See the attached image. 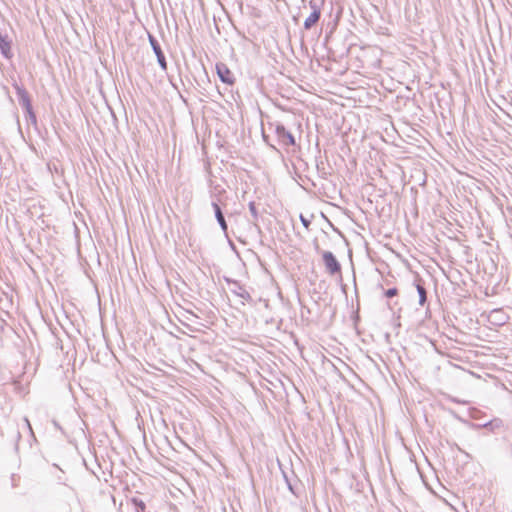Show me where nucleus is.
<instances>
[{
    "instance_id": "1",
    "label": "nucleus",
    "mask_w": 512,
    "mask_h": 512,
    "mask_svg": "<svg viewBox=\"0 0 512 512\" xmlns=\"http://www.w3.org/2000/svg\"><path fill=\"white\" fill-rule=\"evenodd\" d=\"M310 7L312 9L311 14L304 21V28L309 30L312 28L320 19L321 16V3L311 1Z\"/></svg>"
},
{
    "instance_id": "2",
    "label": "nucleus",
    "mask_w": 512,
    "mask_h": 512,
    "mask_svg": "<svg viewBox=\"0 0 512 512\" xmlns=\"http://www.w3.org/2000/svg\"><path fill=\"white\" fill-rule=\"evenodd\" d=\"M322 257L325 267L330 274L334 275L336 273H340L341 266L331 252H324Z\"/></svg>"
},
{
    "instance_id": "3",
    "label": "nucleus",
    "mask_w": 512,
    "mask_h": 512,
    "mask_svg": "<svg viewBox=\"0 0 512 512\" xmlns=\"http://www.w3.org/2000/svg\"><path fill=\"white\" fill-rule=\"evenodd\" d=\"M216 71L221 81L233 85L235 82V77L233 72L228 68V66L224 63L216 64Z\"/></svg>"
},
{
    "instance_id": "4",
    "label": "nucleus",
    "mask_w": 512,
    "mask_h": 512,
    "mask_svg": "<svg viewBox=\"0 0 512 512\" xmlns=\"http://www.w3.org/2000/svg\"><path fill=\"white\" fill-rule=\"evenodd\" d=\"M277 138L283 146H293L295 145V139L293 135L287 131L283 126H277L276 128Z\"/></svg>"
},
{
    "instance_id": "5",
    "label": "nucleus",
    "mask_w": 512,
    "mask_h": 512,
    "mask_svg": "<svg viewBox=\"0 0 512 512\" xmlns=\"http://www.w3.org/2000/svg\"><path fill=\"white\" fill-rule=\"evenodd\" d=\"M0 49L5 58L10 59L12 57L11 42L7 37H0Z\"/></svg>"
},
{
    "instance_id": "6",
    "label": "nucleus",
    "mask_w": 512,
    "mask_h": 512,
    "mask_svg": "<svg viewBox=\"0 0 512 512\" xmlns=\"http://www.w3.org/2000/svg\"><path fill=\"white\" fill-rule=\"evenodd\" d=\"M151 44L153 46L155 54L157 55V59H158L160 66L162 67L163 70H166L167 62H166L165 56H164L160 46L154 40H151Z\"/></svg>"
},
{
    "instance_id": "7",
    "label": "nucleus",
    "mask_w": 512,
    "mask_h": 512,
    "mask_svg": "<svg viewBox=\"0 0 512 512\" xmlns=\"http://www.w3.org/2000/svg\"><path fill=\"white\" fill-rule=\"evenodd\" d=\"M213 208H214V210H215V215H216V218H217V220H218V222H219V224H220L221 228H222L224 231H226V230H227V224H226V221H225V219H224V216H223V214H222V211H221V209H220L219 205H218V204H216V203H214V204H213Z\"/></svg>"
},
{
    "instance_id": "8",
    "label": "nucleus",
    "mask_w": 512,
    "mask_h": 512,
    "mask_svg": "<svg viewBox=\"0 0 512 512\" xmlns=\"http://www.w3.org/2000/svg\"><path fill=\"white\" fill-rule=\"evenodd\" d=\"M417 291L419 294V304L424 305L426 302V290L422 285H417Z\"/></svg>"
},
{
    "instance_id": "9",
    "label": "nucleus",
    "mask_w": 512,
    "mask_h": 512,
    "mask_svg": "<svg viewBox=\"0 0 512 512\" xmlns=\"http://www.w3.org/2000/svg\"><path fill=\"white\" fill-rule=\"evenodd\" d=\"M21 94H22L23 104L26 107V109L30 112L32 109L30 99L28 98V96L26 95L25 92H22Z\"/></svg>"
},
{
    "instance_id": "10",
    "label": "nucleus",
    "mask_w": 512,
    "mask_h": 512,
    "mask_svg": "<svg viewBox=\"0 0 512 512\" xmlns=\"http://www.w3.org/2000/svg\"><path fill=\"white\" fill-rule=\"evenodd\" d=\"M398 294V290L397 288H390L388 290H386L385 292V295L388 297V298H391V297H394Z\"/></svg>"
},
{
    "instance_id": "11",
    "label": "nucleus",
    "mask_w": 512,
    "mask_h": 512,
    "mask_svg": "<svg viewBox=\"0 0 512 512\" xmlns=\"http://www.w3.org/2000/svg\"><path fill=\"white\" fill-rule=\"evenodd\" d=\"M249 209H250V211H251L254 215H256V207H255V204H254L253 202H251V203L249 204Z\"/></svg>"
},
{
    "instance_id": "12",
    "label": "nucleus",
    "mask_w": 512,
    "mask_h": 512,
    "mask_svg": "<svg viewBox=\"0 0 512 512\" xmlns=\"http://www.w3.org/2000/svg\"><path fill=\"white\" fill-rule=\"evenodd\" d=\"M13 477H16L17 479L15 480V483H14V486H17L18 485V481H19V476L18 475H13Z\"/></svg>"
},
{
    "instance_id": "13",
    "label": "nucleus",
    "mask_w": 512,
    "mask_h": 512,
    "mask_svg": "<svg viewBox=\"0 0 512 512\" xmlns=\"http://www.w3.org/2000/svg\"><path fill=\"white\" fill-rule=\"evenodd\" d=\"M498 313H500V311L495 310V311H493V312L491 313V316H492V315H494V314H498Z\"/></svg>"
},
{
    "instance_id": "14",
    "label": "nucleus",
    "mask_w": 512,
    "mask_h": 512,
    "mask_svg": "<svg viewBox=\"0 0 512 512\" xmlns=\"http://www.w3.org/2000/svg\"><path fill=\"white\" fill-rule=\"evenodd\" d=\"M1 36H2V35L0 34V37H1Z\"/></svg>"
}]
</instances>
